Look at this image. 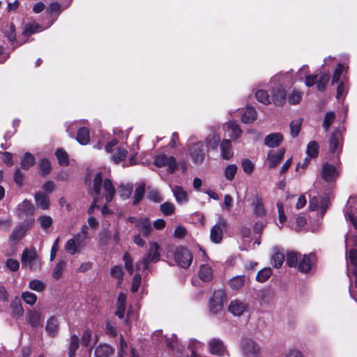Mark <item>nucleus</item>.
<instances>
[{"label": "nucleus", "instance_id": "1", "mask_svg": "<svg viewBox=\"0 0 357 357\" xmlns=\"http://www.w3.org/2000/svg\"><path fill=\"white\" fill-rule=\"evenodd\" d=\"M357 197H350L348 200L346 210V218L350 220L354 227L346 236V248L352 246L357 247Z\"/></svg>", "mask_w": 357, "mask_h": 357}, {"label": "nucleus", "instance_id": "2", "mask_svg": "<svg viewBox=\"0 0 357 357\" xmlns=\"http://www.w3.org/2000/svg\"><path fill=\"white\" fill-rule=\"evenodd\" d=\"M114 188L111 180H94L93 189L91 194L93 197V204L98 206L99 199L105 198V202H109L114 194Z\"/></svg>", "mask_w": 357, "mask_h": 357}, {"label": "nucleus", "instance_id": "3", "mask_svg": "<svg viewBox=\"0 0 357 357\" xmlns=\"http://www.w3.org/2000/svg\"><path fill=\"white\" fill-rule=\"evenodd\" d=\"M160 245L158 243L151 241L149 243V249L148 253L136 264V268L138 271H144L149 268L150 263H156L160 260Z\"/></svg>", "mask_w": 357, "mask_h": 357}, {"label": "nucleus", "instance_id": "4", "mask_svg": "<svg viewBox=\"0 0 357 357\" xmlns=\"http://www.w3.org/2000/svg\"><path fill=\"white\" fill-rule=\"evenodd\" d=\"M21 262L23 267L36 271L41 268V259L35 248H26L22 253Z\"/></svg>", "mask_w": 357, "mask_h": 357}, {"label": "nucleus", "instance_id": "5", "mask_svg": "<svg viewBox=\"0 0 357 357\" xmlns=\"http://www.w3.org/2000/svg\"><path fill=\"white\" fill-rule=\"evenodd\" d=\"M154 165L158 167H167L169 173H174L178 169L176 160L173 156H167L161 153L154 157Z\"/></svg>", "mask_w": 357, "mask_h": 357}, {"label": "nucleus", "instance_id": "6", "mask_svg": "<svg viewBox=\"0 0 357 357\" xmlns=\"http://www.w3.org/2000/svg\"><path fill=\"white\" fill-rule=\"evenodd\" d=\"M243 357H260L261 349L259 344L252 339H245L241 346Z\"/></svg>", "mask_w": 357, "mask_h": 357}, {"label": "nucleus", "instance_id": "7", "mask_svg": "<svg viewBox=\"0 0 357 357\" xmlns=\"http://www.w3.org/2000/svg\"><path fill=\"white\" fill-rule=\"evenodd\" d=\"M227 222L225 218L219 216L216 224L211 228L210 238L212 242L219 243L222 239L223 233L227 229Z\"/></svg>", "mask_w": 357, "mask_h": 357}, {"label": "nucleus", "instance_id": "8", "mask_svg": "<svg viewBox=\"0 0 357 357\" xmlns=\"http://www.w3.org/2000/svg\"><path fill=\"white\" fill-rule=\"evenodd\" d=\"M176 261L183 268H188L192 261V255L186 248L178 247L174 253Z\"/></svg>", "mask_w": 357, "mask_h": 357}, {"label": "nucleus", "instance_id": "9", "mask_svg": "<svg viewBox=\"0 0 357 357\" xmlns=\"http://www.w3.org/2000/svg\"><path fill=\"white\" fill-rule=\"evenodd\" d=\"M189 154L195 164H202L205 159V146L202 142L194 143L189 148Z\"/></svg>", "mask_w": 357, "mask_h": 357}, {"label": "nucleus", "instance_id": "10", "mask_svg": "<svg viewBox=\"0 0 357 357\" xmlns=\"http://www.w3.org/2000/svg\"><path fill=\"white\" fill-rule=\"evenodd\" d=\"M201 252L204 259L203 260V263L199 266L198 276L199 279L204 282H210L213 278L214 271L212 266L207 263L208 258L206 257L205 252L204 250H201Z\"/></svg>", "mask_w": 357, "mask_h": 357}, {"label": "nucleus", "instance_id": "11", "mask_svg": "<svg viewBox=\"0 0 357 357\" xmlns=\"http://www.w3.org/2000/svg\"><path fill=\"white\" fill-rule=\"evenodd\" d=\"M317 261L316 255L313 253L301 255L299 257L298 270L302 273H308L315 266Z\"/></svg>", "mask_w": 357, "mask_h": 357}, {"label": "nucleus", "instance_id": "12", "mask_svg": "<svg viewBox=\"0 0 357 357\" xmlns=\"http://www.w3.org/2000/svg\"><path fill=\"white\" fill-rule=\"evenodd\" d=\"M226 301V295L223 291L218 290L213 293L210 300V310L213 313H218L223 309Z\"/></svg>", "mask_w": 357, "mask_h": 357}, {"label": "nucleus", "instance_id": "13", "mask_svg": "<svg viewBox=\"0 0 357 357\" xmlns=\"http://www.w3.org/2000/svg\"><path fill=\"white\" fill-rule=\"evenodd\" d=\"M287 91L282 86L273 88L271 91V101L275 106H283L287 100Z\"/></svg>", "mask_w": 357, "mask_h": 357}, {"label": "nucleus", "instance_id": "14", "mask_svg": "<svg viewBox=\"0 0 357 357\" xmlns=\"http://www.w3.org/2000/svg\"><path fill=\"white\" fill-rule=\"evenodd\" d=\"M33 222L34 219L31 218L26 222L16 227L10 236V241L17 243L21 240L25 236L27 229L33 225Z\"/></svg>", "mask_w": 357, "mask_h": 357}, {"label": "nucleus", "instance_id": "15", "mask_svg": "<svg viewBox=\"0 0 357 357\" xmlns=\"http://www.w3.org/2000/svg\"><path fill=\"white\" fill-rule=\"evenodd\" d=\"M329 204L328 197H313L310 200V208L312 211H319L323 215L326 211Z\"/></svg>", "mask_w": 357, "mask_h": 357}, {"label": "nucleus", "instance_id": "16", "mask_svg": "<svg viewBox=\"0 0 357 357\" xmlns=\"http://www.w3.org/2000/svg\"><path fill=\"white\" fill-rule=\"evenodd\" d=\"M83 243V238L81 236V234H77L66 242L65 250L70 255H75L81 250Z\"/></svg>", "mask_w": 357, "mask_h": 357}, {"label": "nucleus", "instance_id": "17", "mask_svg": "<svg viewBox=\"0 0 357 357\" xmlns=\"http://www.w3.org/2000/svg\"><path fill=\"white\" fill-rule=\"evenodd\" d=\"M208 352L212 355L222 356L226 351L223 342L219 338H212L208 342Z\"/></svg>", "mask_w": 357, "mask_h": 357}, {"label": "nucleus", "instance_id": "18", "mask_svg": "<svg viewBox=\"0 0 357 357\" xmlns=\"http://www.w3.org/2000/svg\"><path fill=\"white\" fill-rule=\"evenodd\" d=\"M286 149L281 148L277 151H269L267 155V162L270 168L277 167L284 158Z\"/></svg>", "mask_w": 357, "mask_h": 357}, {"label": "nucleus", "instance_id": "19", "mask_svg": "<svg viewBox=\"0 0 357 357\" xmlns=\"http://www.w3.org/2000/svg\"><path fill=\"white\" fill-rule=\"evenodd\" d=\"M35 207L32 203L25 199L17 206L16 213L20 218H23L24 217L33 215Z\"/></svg>", "mask_w": 357, "mask_h": 357}, {"label": "nucleus", "instance_id": "20", "mask_svg": "<svg viewBox=\"0 0 357 357\" xmlns=\"http://www.w3.org/2000/svg\"><path fill=\"white\" fill-rule=\"evenodd\" d=\"M248 309V305L239 300L231 301L229 305L228 310L234 316H241Z\"/></svg>", "mask_w": 357, "mask_h": 357}, {"label": "nucleus", "instance_id": "21", "mask_svg": "<svg viewBox=\"0 0 357 357\" xmlns=\"http://www.w3.org/2000/svg\"><path fill=\"white\" fill-rule=\"evenodd\" d=\"M321 172L322 178H335L340 176V170L328 162L323 164Z\"/></svg>", "mask_w": 357, "mask_h": 357}, {"label": "nucleus", "instance_id": "22", "mask_svg": "<svg viewBox=\"0 0 357 357\" xmlns=\"http://www.w3.org/2000/svg\"><path fill=\"white\" fill-rule=\"evenodd\" d=\"M283 141V135L280 132H273L266 135L264 138V144L270 148L279 146Z\"/></svg>", "mask_w": 357, "mask_h": 357}, {"label": "nucleus", "instance_id": "23", "mask_svg": "<svg viewBox=\"0 0 357 357\" xmlns=\"http://www.w3.org/2000/svg\"><path fill=\"white\" fill-rule=\"evenodd\" d=\"M35 202L38 208L43 210H47L50 205V201L48 195L43 192H38L34 196Z\"/></svg>", "mask_w": 357, "mask_h": 357}, {"label": "nucleus", "instance_id": "24", "mask_svg": "<svg viewBox=\"0 0 357 357\" xmlns=\"http://www.w3.org/2000/svg\"><path fill=\"white\" fill-rule=\"evenodd\" d=\"M137 228L144 236H149L152 231L151 222L147 218H139L137 222Z\"/></svg>", "mask_w": 357, "mask_h": 357}, {"label": "nucleus", "instance_id": "25", "mask_svg": "<svg viewBox=\"0 0 357 357\" xmlns=\"http://www.w3.org/2000/svg\"><path fill=\"white\" fill-rule=\"evenodd\" d=\"M126 309V296L124 293L119 294L116 301V315L120 319L123 318L125 311Z\"/></svg>", "mask_w": 357, "mask_h": 357}, {"label": "nucleus", "instance_id": "26", "mask_svg": "<svg viewBox=\"0 0 357 357\" xmlns=\"http://www.w3.org/2000/svg\"><path fill=\"white\" fill-rule=\"evenodd\" d=\"M41 312L39 310H32L28 312V323L33 327H38L41 324Z\"/></svg>", "mask_w": 357, "mask_h": 357}, {"label": "nucleus", "instance_id": "27", "mask_svg": "<svg viewBox=\"0 0 357 357\" xmlns=\"http://www.w3.org/2000/svg\"><path fill=\"white\" fill-rule=\"evenodd\" d=\"M59 324V320L55 316H52L48 319L45 330L49 335L52 337L56 335L58 332Z\"/></svg>", "mask_w": 357, "mask_h": 357}, {"label": "nucleus", "instance_id": "28", "mask_svg": "<svg viewBox=\"0 0 357 357\" xmlns=\"http://www.w3.org/2000/svg\"><path fill=\"white\" fill-rule=\"evenodd\" d=\"M76 140L81 145H86L90 141V132L88 128L81 127L78 129Z\"/></svg>", "mask_w": 357, "mask_h": 357}, {"label": "nucleus", "instance_id": "29", "mask_svg": "<svg viewBox=\"0 0 357 357\" xmlns=\"http://www.w3.org/2000/svg\"><path fill=\"white\" fill-rule=\"evenodd\" d=\"M36 164V158L33 155L29 152H26L21 158L20 167L22 169L29 170Z\"/></svg>", "mask_w": 357, "mask_h": 357}, {"label": "nucleus", "instance_id": "30", "mask_svg": "<svg viewBox=\"0 0 357 357\" xmlns=\"http://www.w3.org/2000/svg\"><path fill=\"white\" fill-rule=\"evenodd\" d=\"M38 169L40 176L43 177L47 176L52 172V164L47 158L40 159L38 163Z\"/></svg>", "mask_w": 357, "mask_h": 357}, {"label": "nucleus", "instance_id": "31", "mask_svg": "<svg viewBox=\"0 0 357 357\" xmlns=\"http://www.w3.org/2000/svg\"><path fill=\"white\" fill-rule=\"evenodd\" d=\"M222 158L229 160L233 156L231 142L229 139H223L220 144Z\"/></svg>", "mask_w": 357, "mask_h": 357}, {"label": "nucleus", "instance_id": "32", "mask_svg": "<svg viewBox=\"0 0 357 357\" xmlns=\"http://www.w3.org/2000/svg\"><path fill=\"white\" fill-rule=\"evenodd\" d=\"M257 113L253 107H248L241 116V121L244 123H252L257 119Z\"/></svg>", "mask_w": 357, "mask_h": 357}, {"label": "nucleus", "instance_id": "33", "mask_svg": "<svg viewBox=\"0 0 357 357\" xmlns=\"http://www.w3.org/2000/svg\"><path fill=\"white\" fill-rule=\"evenodd\" d=\"M172 190L176 202L178 204H183L188 202V198L187 192L181 187L174 186L172 188Z\"/></svg>", "mask_w": 357, "mask_h": 357}, {"label": "nucleus", "instance_id": "34", "mask_svg": "<svg viewBox=\"0 0 357 357\" xmlns=\"http://www.w3.org/2000/svg\"><path fill=\"white\" fill-rule=\"evenodd\" d=\"M58 163L61 167H67L69 165V156L67 152L62 148H59L55 151Z\"/></svg>", "mask_w": 357, "mask_h": 357}, {"label": "nucleus", "instance_id": "35", "mask_svg": "<svg viewBox=\"0 0 357 357\" xmlns=\"http://www.w3.org/2000/svg\"><path fill=\"white\" fill-rule=\"evenodd\" d=\"M114 353V349L108 344L99 345L96 349V357H109Z\"/></svg>", "mask_w": 357, "mask_h": 357}, {"label": "nucleus", "instance_id": "36", "mask_svg": "<svg viewBox=\"0 0 357 357\" xmlns=\"http://www.w3.org/2000/svg\"><path fill=\"white\" fill-rule=\"evenodd\" d=\"M330 79L331 75L328 73L321 74L319 79H317V89L321 93L324 92L326 90Z\"/></svg>", "mask_w": 357, "mask_h": 357}, {"label": "nucleus", "instance_id": "37", "mask_svg": "<svg viewBox=\"0 0 357 357\" xmlns=\"http://www.w3.org/2000/svg\"><path fill=\"white\" fill-rule=\"evenodd\" d=\"M128 151L125 148L117 147L116 151L111 155V158L115 164H119L125 160Z\"/></svg>", "mask_w": 357, "mask_h": 357}, {"label": "nucleus", "instance_id": "38", "mask_svg": "<svg viewBox=\"0 0 357 357\" xmlns=\"http://www.w3.org/2000/svg\"><path fill=\"white\" fill-rule=\"evenodd\" d=\"M41 30V26L36 22H30L25 25L22 31L24 36L28 37Z\"/></svg>", "mask_w": 357, "mask_h": 357}, {"label": "nucleus", "instance_id": "39", "mask_svg": "<svg viewBox=\"0 0 357 357\" xmlns=\"http://www.w3.org/2000/svg\"><path fill=\"white\" fill-rule=\"evenodd\" d=\"M228 284L233 290H238L244 286L245 277L243 275L234 276L229 280Z\"/></svg>", "mask_w": 357, "mask_h": 357}, {"label": "nucleus", "instance_id": "40", "mask_svg": "<svg viewBox=\"0 0 357 357\" xmlns=\"http://www.w3.org/2000/svg\"><path fill=\"white\" fill-rule=\"evenodd\" d=\"M319 152V144L315 141H311L307 144L306 153L310 158H316Z\"/></svg>", "mask_w": 357, "mask_h": 357}, {"label": "nucleus", "instance_id": "41", "mask_svg": "<svg viewBox=\"0 0 357 357\" xmlns=\"http://www.w3.org/2000/svg\"><path fill=\"white\" fill-rule=\"evenodd\" d=\"M255 97L259 102L266 105H268L271 103L270 95L268 94V92L266 90H257V92L255 93Z\"/></svg>", "mask_w": 357, "mask_h": 357}, {"label": "nucleus", "instance_id": "42", "mask_svg": "<svg viewBox=\"0 0 357 357\" xmlns=\"http://www.w3.org/2000/svg\"><path fill=\"white\" fill-rule=\"evenodd\" d=\"M303 123L302 119H298L292 121L290 123L291 135L293 138L298 137L301 130V125Z\"/></svg>", "mask_w": 357, "mask_h": 357}, {"label": "nucleus", "instance_id": "43", "mask_svg": "<svg viewBox=\"0 0 357 357\" xmlns=\"http://www.w3.org/2000/svg\"><path fill=\"white\" fill-rule=\"evenodd\" d=\"M301 254L295 252H289L287 255V264L290 267H294L298 265L299 262V257Z\"/></svg>", "mask_w": 357, "mask_h": 357}, {"label": "nucleus", "instance_id": "44", "mask_svg": "<svg viewBox=\"0 0 357 357\" xmlns=\"http://www.w3.org/2000/svg\"><path fill=\"white\" fill-rule=\"evenodd\" d=\"M111 275L118 280V285H120L123 278V268L120 266H114L110 270Z\"/></svg>", "mask_w": 357, "mask_h": 357}, {"label": "nucleus", "instance_id": "45", "mask_svg": "<svg viewBox=\"0 0 357 357\" xmlns=\"http://www.w3.org/2000/svg\"><path fill=\"white\" fill-rule=\"evenodd\" d=\"M339 142V134L333 132L329 140V150L331 153H334L337 151Z\"/></svg>", "mask_w": 357, "mask_h": 357}, {"label": "nucleus", "instance_id": "46", "mask_svg": "<svg viewBox=\"0 0 357 357\" xmlns=\"http://www.w3.org/2000/svg\"><path fill=\"white\" fill-rule=\"evenodd\" d=\"M344 66L342 63H338L335 68L331 79V84H337L344 70Z\"/></svg>", "mask_w": 357, "mask_h": 357}, {"label": "nucleus", "instance_id": "47", "mask_svg": "<svg viewBox=\"0 0 357 357\" xmlns=\"http://www.w3.org/2000/svg\"><path fill=\"white\" fill-rule=\"evenodd\" d=\"M241 166L243 172L248 175H250L255 169L254 163L248 158L242 160Z\"/></svg>", "mask_w": 357, "mask_h": 357}, {"label": "nucleus", "instance_id": "48", "mask_svg": "<svg viewBox=\"0 0 357 357\" xmlns=\"http://www.w3.org/2000/svg\"><path fill=\"white\" fill-rule=\"evenodd\" d=\"M272 271L269 268H265L258 272L256 276L257 281L264 282L266 281L271 275Z\"/></svg>", "mask_w": 357, "mask_h": 357}, {"label": "nucleus", "instance_id": "49", "mask_svg": "<svg viewBox=\"0 0 357 357\" xmlns=\"http://www.w3.org/2000/svg\"><path fill=\"white\" fill-rule=\"evenodd\" d=\"M29 287L33 291L41 292L45 288V284L39 280H32L29 282Z\"/></svg>", "mask_w": 357, "mask_h": 357}, {"label": "nucleus", "instance_id": "50", "mask_svg": "<svg viewBox=\"0 0 357 357\" xmlns=\"http://www.w3.org/2000/svg\"><path fill=\"white\" fill-rule=\"evenodd\" d=\"M5 36L12 43H17L16 40V28L13 23H10L9 29L5 32Z\"/></svg>", "mask_w": 357, "mask_h": 357}, {"label": "nucleus", "instance_id": "51", "mask_svg": "<svg viewBox=\"0 0 357 357\" xmlns=\"http://www.w3.org/2000/svg\"><path fill=\"white\" fill-rule=\"evenodd\" d=\"M22 298L25 303L30 305H33L37 301L36 295L29 291L23 292L22 294Z\"/></svg>", "mask_w": 357, "mask_h": 357}, {"label": "nucleus", "instance_id": "52", "mask_svg": "<svg viewBox=\"0 0 357 357\" xmlns=\"http://www.w3.org/2000/svg\"><path fill=\"white\" fill-rule=\"evenodd\" d=\"M126 269L132 275L134 272V266L132 264V259L128 252H126L123 257Z\"/></svg>", "mask_w": 357, "mask_h": 357}, {"label": "nucleus", "instance_id": "53", "mask_svg": "<svg viewBox=\"0 0 357 357\" xmlns=\"http://www.w3.org/2000/svg\"><path fill=\"white\" fill-rule=\"evenodd\" d=\"M79 346V338L77 335H73L70 338L69 347V357H75V354Z\"/></svg>", "mask_w": 357, "mask_h": 357}, {"label": "nucleus", "instance_id": "54", "mask_svg": "<svg viewBox=\"0 0 357 357\" xmlns=\"http://www.w3.org/2000/svg\"><path fill=\"white\" fill-rule=\"evenodd\" d=\"M102 170L98 169H93L91 167H87L85 178H103Z\"/></svg>", "mask_w": 357, "mask_h": 357}, {"label": "nucleus", "instance_id": "55", "mask_svg": "<svg viewBox=\"0 0 357 357\" xmlns=\"http://www.w3.org/2000/svg\"><path fill=\"white\" fill-rule=\"evenodd\" d=\"M335 119V114L333 112H328L325 114L324 122H323V127L325 129V130H328L331 125L333 123Z\"/></svg>", "mask_w": 357, "mask_h": 357}, {"label": "nucleus", "instance_id": "56", "mask_svg": "<svg viewBox=\"0 0 357 357\" xmlns=\"http://www.w3.org/2000/svg\"><path fill=\"white\" fill-rule=\"evenodd\" d=\"M303 94L301 92L294 90L288 97V101L290 105L298 104L302 99Z\"/></svg>", "mask_w": 357, "mask_h": 357}, {"label": "nucleus", "instance_id": "57", "mask_svg": "<svg viewBox=\"0 0 357 357\" xmlns=\"http://www.w3.org/2000/svg\"><path fill=\"white\" fill-rule=\"evenodd\" d=\"M66 266V262L64 261H60L56 264L55 266L52 275L54 278L59 279L61 277L63 271Z\"/></svg>", "mask_w": 357, "mask_h": 357}, {"label": "nucleus", "instance_id": "58", "mask_svg": "<svg viewBox=\"0 0 357 357\" xmlns=\"http://www.w3.org/2000/svg\"><path fill=\"white\" fill-rule=\"evenodd\" d=\"M228 128L231 130V137L238 139L241 137L242 134V130L238 124L234 122H231L229 124Z\"/></svg>", "mask_w": 357, "mask_h": 357}, {"label": "nucleus", "instance_id": "59", "mask_svg": "<svg viewBox=\"0 0 357 357\" xmlns=\"http://www.w3.org/2000/svg\"><path fill=\"white\" fill-rule=\"evenodd\" d=\"M175 206L173 204L165 202L160 205V211L165 215H169L174 213Z\"/></svg>", "mask_w": 357, "mask_h": 357}, {"label": "nucleus", "instance_id": "60", "mask_svg": "<svg viewBox=\"0 0 357 357\" xmlns=\"http://www.w3.org/2000/svg\"><path fill=\"white\" fill-rule=\"evenodd\" d=\"M254 212L257 215L264 214V208L261 199L257 197L253 202Z\"/></svg>", "mask_w": 357, "mask_h": 357}, {"label": "nucleus", "instance_id": "61", "mask_svg": "<svg viewBox=\"0 0 357 357\" xmlns=\"http://www.w3.org/2000/svg\"><path fill=\"white\" fill-rule=\"evenodd\" d=\"M147 198L157 203L160 202L162 200V196L159 191L155 189H151L148 191Z\"/></svg>", "mask_w": 357, "mask_h": 357}, {"label": "nucleus", "instance_id": "62", "mask_svg": "<svg viewBox=\"0 0 357 357\" xmlns=\"http://www.w3.org/2000/svg\"><path fill=\"white\" fill-rule=\"evenodd\" d=\"M132 191V187L130 184L121 185L119 188L120 195L123 198H128Z\"/></svg>", "mask_w": 357, "mask_h": 357}, {"label": "nucleus", "instance_id": "63", "mask_svg": "<svg viewBox=\"0 0 357 357\" xmlns=\"http://www.w3.org/2000/svg\"><path fill=\"white\" fill-rule=\"evenodd\" d=\"M206 142L208 147L215 149L220 144V137L219 135H213L211 137L207 138Z\"/></svg>", "mask_w": 357, "mask_h": 357}, {"label": "nucleus", "instance_id": "64", "mask_svg": "<svg viewBox=\"0 0 357 357\" xmlns=\"http://www.w3.org/2000/svg\"><path fill=\"white\" fill-rule=\"evenodd\" d=\"M284 255L280 252L275 253L272 257V264L276 268H280L284 262Z\"/></svg>", "mask_w": 357, "mask_h": 357}]
</instances>
